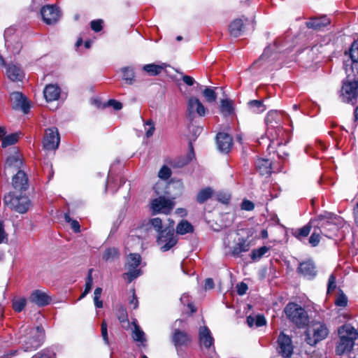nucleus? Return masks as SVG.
Returning <instances> with one entry per match:
<instances>
[{
	"mask_svg": "<svg viewBox=\"0 0 358 358\" xmlns=\"http://www.w3.org/2000/svg\"><path fill=\"white\" fill-rule=\"evenodd\" d=\"M338 340L335 352L338 355H349L358 352V331L349 324H343L338 330Z\"/></svg>",
	"mask_w": 358,
	"mask_h": 358,
	"instance_id": "nucleus-1",
	"label": "nucleus"
},
{
	"mask_svg": "<svg viewBox=\"0 0 358 358\" xmlns=\"http://www.w3.org/2000/svg\"><path fill=\"white\" fill-rule=\"evenodd\" d=\"M343 222L340 216L325 211L311 219L310 224L319 227L322 231V235L329 238L343 225Z\"/></svg>",
	"mask_w": 358,
	"mask_h": 358,
	"instance_id": "nucleus-2",
	"label": "nucleus"
},
{
	"mask_svg": "<svg viewBox=\"0 0 358 358\" xmlns=\"http://www.w3.org/2000/svg\"><path fill=\"white\" fill-rule=\"evenodd\" d=\"M153 228L159 233L157 236V243L160 245V249L163 252H166L172 248L178 242V238L174 234V222L171 221L170 225L162 229V222L159 217H155L150 220Z\"/></svg>",
	"mask_w": 358,
	"mask_h": 358,
	"instance_id": "nucleus-3",
	"label": "nucleus"
},
{
	"mask_svg": "<svg viewBox=\"0 0 358 358\" xmlns=\"http://www.w3.org/2000/svg\"><path fill=\"white\" fill-rule=\"evenodd\" d=\"M20 334H22L20 337V343L24 352L38 349L41 345L44 338L43 329L40 327L35 328L22 327L20 330Z\"/></svg>",
	"mask_w": 358,
	"mask_h": 358,
	"instance_id": "nucleus-4",
	"label": "nucleus"
},
{
	"mask_svg": "<svg viewBox=\"0 0 358 358\" xmlns=\"http://www.w3.org/2000/svg\"><path fill=\"white\" fill-rule=\"evenodd\" d=\"M285 313L289 320L299 327H303L308 322L306 311L296 303H288L285 308Z\"/></svg>",
	"mask_w": 358,
	"mask_h": 358,
	"instance_id": "nucleus-5",
	"label": "nucleus"
},
{
	"mask_svg": "<svg viewBox=\"0 0 358 358\" xmlns=\"http://www.w3.org/2000/svg\"><path fill=\"white\" fill-rule=\"evenodd\" d=\"M329 334V329L323 323H315L306 331V341L311 346L324 340Z\"/></svg>",
	"mask_w": 358,
	"mask_h": 358,
	"instance_id": "nucleus-6",
	"label": "nucleus"
},
{
	"mask_svg": "<svg viewBox=\"0 0 358 358\" xmlns=\"http://www.w3.org/2000/svg\"><path fill=\"white\" fill-rule=\"evenodd\" d=\"M141 262V255L137 253H131L127 258L125 268L127 272L123 274L124 278L127 280L128 283L131 282L142 274L141 269L138 268Z\"/></svg>",
	"mask_w": 358,
	"mask_h": 358,
	"instance_id": "nucleus-7",
	"label": "nucleus"
},
{
	"mask_svg": "<svg viewBox=\"0 0 358 358\" xmlns=\"http://www.w3.org/2000/svg\"><path fill=\"white\" fill-rule=\"evenodd\" d=\"M358 96V81L348 80L343 82L341 97L343 102L355 104Z\"/></svg>",
	"mask_w": 358,
	"mask_h": 358,
	"instance_id": "nucleus-8",
	"label": "nucleus"
},
{
	"mask_svg": "<svg viewBox=\"0 0 358 358\" xmlns=\"http://www.w3.org/2000/svg\"><path fill=\"white\" fill-rule=\"evenodd\" d=\"M5 202L10 209L19 213H25L30 206V201L26 196H6Z\"/></svg>",
	"mask_w": 358,
	"mask_h": 358,
	"instance_id": "nucleus-9",
	"label": "nucleus"
},
{
	"mask_svg": "<svg viewBox=\"0 0 358 358\" xmlns=\"http://www.w3.org/2000/svg\"><path fill=\"white\" fill-rule=\"evenodd\" d=\"M265 122L267 125V131L270 134H273V131L276 132V135L283 134L282 129V115L278 111L271 110L268 113Z\"/></svg>",
	"mask_w": 358,
	"mask_h": 358,
	"instance_id": "nucleus-10",
	"label": "nucleus"
},
{
	"mask_svg": "<svg viewBox=\"0 0 358 358\" xmlns=\"http://www.w3.org/2000/svg\"><path fill=\"white\" fill-rule=\"evenodd\" d=\"M60 137L56 127L48 128L45 130L43 144V148L48 150H56L59 144Z\"/></svg>",
	"mask_w": 358,
	"mask_h": 358,
	"instance_id": "nucleus-11",
	"label": "nucleus"
},
{
	"mask_svg": "<svg viewBox=\"0 0 358 358\" xmlns=\"http://www.w3.org/2000/svg\"><path fill=\"white\" fill-rule=\"evenodd\" d=\"M278 352L284 358L290 357L293 353V345L291 338L281 332L278 336Z\"/></svg>",
	"mask_w": 358,
	"mask_h": 358,
	"instance_id": "nucleus-12",
	"label": "nucleus"
},
{
	"mask_svg": "<svg viewBox=\"0 0 358 358\" xmlns=\"http://www.w3.org/2000/svg\"><path fill=\"white\" fill-rule=\"evenodd\" d=\"M199 339L200 345L210 351L208 355L212 357L213 354L215 353L213 346L214 338L207 327L203 326L199 328Z\"/></svg>",
	"mask_w": 358,
	"mask_h": 358,
	"instance_id": "nucleus-13",
	"label": "nucleus"
},
{
	"mask_svg": "<svg viewBox=\"0 0 358 358\" xmlns=\"http://www.w3.org/2000/svg\"><path fill=\"white\" fill-rule=\"evenodd\" d=\"M152 209L155 213L169 214L173 208V203L164 197L159 196L155 199L151 203Z\"/></svg>",
	"mask_w": 358,
	"mask_h": 358,
	"instance_id": "nucleus-14",
	"label": "nucleus"
},
{
	"mask_svg": "<svg viewBox=\"0 0 358 358\" xmlns=\"http://www.w3.org/2000/svg\"><path fill=\"white\" fill-rule=\"evenodd\" d=\"M43 21L48 24L56 23L59 17V10L53 5L43 6L41 10Z\"/></svg>",
	"mask_w": 358,
	"mask_h": 358,
	"instance_id": "nucleus-15",
	"label": "nucleus"
},
{
	"mask_svg": "<svg viewBox=\"0 0 358 358\" xmlns=\"http://www.w3.org/2000/svg\"><path fill=\"white\" fill-rule=\"evenodd\" d=\"M248 22V19L245 17L234 20L229 25L230 35L234 38L241 36L244 32L245 25Z\"/></svg>",
	"mask_w": 358,
	"mask_h": 358,
	"instance_id": "nucleus-16",
	"label": "nucleus"
},
{
	"mask_svg": "<svg viewBox=\"0 0 358 358\" xmlns=\"http://www.w3.org/2000/svg\"><path fill=\"white\" fill-rule=\"evenodd\" d=\"M297 271L304 278L309 280L313 279L317 275L315 266L311 260L300 263Z\"/></svg>",
	"mask_w": 358,
	"mask_h": 358,
	"instance_id": "nucleus-17",
	"label": "nucleus"
},
{
	"mask_svg": "<svg viewBox=\"0 0 358 358\" xmlns=\"http://www.w3.org/2000/svg\"><path fill=\"white\" fill-rule=\"evenodd\" d=\"M216 142L218 150L222 152L227 153L232 148V138L226 133H218Z\"/></svg>",
	"mask_w": 358,
	"mask_h": 358,
	"instance_id": "nucleus-18",
	"label": "nucleus"
},
{
	"mask_svg": "<svg viewBox=\"0 0 358 358\" xmlns=\"http://www.w3.org/2000/svg\"><path fill=\"white\" fill-rule=\"evenodd\" d=\"M29 301L39 307L47 306L50 302V298L47 293L38 289L34 290L29 297Z\"/></svg>",
	"mask_w": 358,
	"mask_h": 358,
	"instance_id": "nucleus-19",
	"label": "nucleus"
},
{
	"mask_svg": "<svg viewBox=\"0 0 358 358\" xmlns=\"http://www.w3.org/2000/svg\"><path fill=\"white\" fill-rule=\"evenodd\" d=\"M187 111L189 117L196 113L199 116H204L206 108L201 102L196 97H190L187 103Z\"/></svg>",
	"mask_w": 358,
	"mask_h": 358,
	"instance_id": "nucleus-20",
	"label": "nucleus"
},
{
	"mask_svg": "<svg viewBox=\"0 0 358 358\" xmlns=\"http://www.w3.org/2000/svg\"><path fill=\"white\" fill-rule=\"evenodd\" d=\"M13 185L16 190H25L28 188V178L24 171H19L13 178Z\"/></svg>",
	"mask_w": 358,
	"mask_h": 358,
	"instance_id": "nucleus-21",
	"label": "nucleus"
},
{
	"mask_svg": "<svg viewBox=\"0 0 358 358\" xmlns=\"http://www.w3.org/2000/svg\"><path fill=\"white\" fill-rule=\"evenodd\" d=\"M11 100L15 103L16 107H20L24 113L29 110V104L27 98L21 92H15L10 94Z\"/></svg>",
	"mask_w": 358,
	"mask_h": 358,
	"instance_id": "nucleus-22",
	"label": "nucleus"
},
{
	"mask_svg": "<svg viewBox=\"0 0 358 358\" xmlns=\"http://www.w3.org/2000/svg\"><path fill=\"white\" fill-rule=\"evenodd\" d=\"M257 171L262 176H268L272 172V163L267 159L260 158L255 162Z\"/></svg>",
	"mask_w": 358,
	"mask_h": 358,
	"instance_id": "nucleus-23",
	"label": "nucleus"
},
{
	"mask_svg": "<svg viewBox=\"0 0 358 358\" xmlns=\"http://www.w3.org/2000/svg\"><path fill=\"white\" fill-rule=\"evenodd\" d=\"M60 88L57 85H48L44 90L43 94L48 102L57 100L60 95Z\"/></svg>",
	"mask_w": 358,
	"mask_h": 358,
	"instance_id": "nucleus-24",
	"label": "nucleus"
},
{
	"mask_svg": "<svg viewBox=\"0 0 358 358\" xmlns=\"http://www.w3.org/2000/svg\"><path fill=\"white\" fill-rule=\"evenodd\" d=\"M6 73L7 77L12 81H21L24 78L23 71L17 65L9 64Z\"/></svg>",
	"mask_w": 358,
	"mask_h": 358,
	"instance_id": "nucleus-25",
	"label": "nucleus"
},
{
	"mask_svg": "<svg viewBox=\"0 0 358 358\" xmlns=\"http://www.w3.org/2000/svg\"><path fill=\"white\" fill-rule=\"evenodd\" d=\"M330 24V20L326 16L315 17L306 22V27L315 30H322Z\"/></svg>",
	"mask_w": 358,
	"mask_h": 358,
	"instance_id": "nucleus-26",
	"label": "nucleus"
},
{
	"mask_svg": "<svg viewBox=\"0 0 358 358\" xmlns=\"http://www.w3.org/2000/svg\"><path fill=\"white\" fill-rule=\"evenodd\" d=\"M271 48L270 45L267 46L264 53L259 57V58L253 63L252 67H264V69H268L271 60L268 59L270 56Z\"/></svg>",
	"mask_w": 358,
	"mask_h": 358,
	"instance_id": "nucleus-27",
	"label": "nucleus"
},
{
	"mask_svg": "<svg viewBox=\"0 0 358 358\" xmlns=\"http://www.w3.org/2000/svg\"><path fill=\"white\" fill-rule=\"evenodd\" d=\"M172 341L176 347L187 345L190 338L187 334L180 330H176L173 336Z\"/></svg>",
	"mask_w": 358,
	"mask_h": 358,
	"instance_id": "nucleus-28",
	"label": "nucleus"
},
{
	"mask_svg": "<svg viewBox=\"0 0 358 358\" xmlns=\"http://www.w3.org/2000/svg\"><path fill=\"white\" fill-rule=\"evenodd\" d=\"M249 249L250 243L244 238H240L233 248L231 254L234 256H238L241 253L248 251Z\"/></svg>",
	"mask_w": 358,
	"mask_h": 358,
	"instance_id": "nucleus-29",
	"label": "nucleus"
},
{
	"mask_svg": "<svg viewBox=\"0 0 358 358\" xmlns=\"http://www.w3.org/2000/svg\"><path fill=\"white\" fill-rule=\"evenodd\" d=\"M166 67V64L163 63L162 64H149L143 66V70L150 76H157Z\"/></svg>",
	"mask_w": 358,
	"mask_h": 358,
	"instance_id": "nucleus-30",
	"label": "nucleus"
},
{
	"mask_svg": "<svg viewBox=\"0 0 358 358\" xmlns=\"http://www.w3.org/2000/svg\"><path fill=\"white\" fill-rule=\"evenodd\" d=\"M194 227L187 220H182L176 227V232L178 234L184 235L188 233H192Z\"/></svg>",
	"mask_w": 358,
	"mask_h": 358,
	"instance_id": "nucleus-31",
	"label": "nucleus"
},
{
	"mask_svg": "<svg viewBox=\"0 0 358 358\" xmlns=\"http://www.w3.org/2000/svg\"><path fill=\"white\" fill-rule=\"evenodd\" d=\"M122 73V79L128 85H132L135 81V73L132 67L127 66L121 69Z\"/></svg>",
	"mask_w": 358,
	"mask_h": 358,
	"instance_id": "nucleus-32",
	"label": "nucleus"
},
{
	"mask_svg": "<svg viewBox=\"0 0 358 358\" xmlns=\"http://www.w3.org/2000/svg\"><path fill=\"white\" fill-rule=\"evenodd\" d=\"M213 193V190L209 187L202 189L197 194L196 201L199 203H203L212 196Z\"/></svg>",
	"mask_w": 358,
	"mask_h": 358,
	"instance_id": "nucleus-33",
	"label": "nucleus"
},
{
	"mask_svg": "<svg viewBox=\"0 0 358 358\" xmlns=\"http://www.w3.org/2000/svg\"><path fill=\"white\" fill-rule=\"evenodd\" d=\"M313 231L308 239L309 243L313 247L317 246L320 241V236L322 235V231L315 226H313Z\"/></svg>",
	"mask_w": 358,
	"mask_h": 358,
	"instance_id": "nucleus-34",
	"label": "nucleus"
},
{
	"mask_svg": "<svg viewBox=\"0 0 358 358\" xmlns=\"http://www.w3.org/2000/svg\"><path fill=\"white\" fill-rule=\"evenodd\" d=\"M220 111L224 116L232 115L234 108L231 101L229 99H222L220 104Z\"/></svg>",
	"mask_w": 358,
	"mask_h": 358,
	"instance_id": "nucleus-35",
	"label": "nucleus"
},
{
	"mask_svg": "<svg viewBox=\"0 0 358 358\" xmlns=\"http://www.w3.org/2000/svg\"><path fill=\"white\" fill-rule=\"evenodd\" d=\"M250 109L255 113H261L266 110L263 102L260 100H252L248 102Z\"/></svg>",
	"mask_w": 358,
	"mask_h": 358,
	"instance_id": "nucleus-36",
	"label": "nucleus"
},
{
	"mask_svg": "<svg viewBox=\"0 0 358 358\" xmlns=\"http://www.w3.org/2000/svg\"><path fill=\"white\" fill-rule=\"evenodd\" d=\"M312 227H313V226L309 222L308 224L296 230V231L294 233V236L297 239L301 241L302 238H306L308 236Z\"/></svg>",
	"mask_w": 358,
	"mask_h": 358,
	"instance_id": "nucleus-37",
	"label": "nucleus"
},
{
	"mask_svg": "<svg viewBox=\"0 0 358 358\" xmlns=\"http://www.w3.org/2000/svg\"><path fill=\"white\" fill-rule=\"evenodd\" d=\"M19 139V134L17 133L11 134L4 136L2 139V147L6 148L7 146L12 145L17 142Z\"/></svg>",
	"mask_w": 358,
	"mask_h": 358,
	"instance_id": "nucleus-38",
	"label": "nucleus"
},
{
	"mask_svg": "<svg viewBox=\"0 0 358 358\" xmlns=\"http://www.w3.org/2000/svg\"><path fill=\"white\" fill-rule=\"evenodd\" d=\"M269 248L267 246H262L258 249H255L252 251L250 257L253 261L261 259L268 251Z\"/></svg>",
	"mask_w": 358,
	"mask_h": 358,
	"instance_id": "nucleus-39",
	"label": "nucleus"
},
{
	"mask_svg": "<svg viewBox=\"0 0 358 358\" xmlns=\"http://www.w3.org/2000/svg\"><path fill=\"white\" fill-rule=\"evenodd\" d=\"M119 256V252L117 249L115 248H110L105 250L103 255V259L106 261H113L117 258Z\"/></svg>",
	"mask_w": 358,
	"mask_h": 358,
	"instance_id": "nucleus-40",
	"label": "nucleus"
},
{
	"mask_svg": "<svg viewBox=\"0 0 358 358\" xmlns=\"http://www.w3.org/2000/svg\"><path fill=\"white\" fill-rule=\"evenodd\" d=\"M21 164H22V162L19 159L18 156L15 155L9 156L7 158L6 162V166L7 168H11L13 166L19 168L20 166L21 165Z\"/></svg>",
	"mask_w": 358,
	"mask_h": 358,
	"instance_id": "nucleus-41",
	"label": "nucleus"
},
{
	"mask_svg": "<svg viewBox=\"0 0 358 358\" xmlns=\"http://www.w3.org/2000/svg\"><path fill=\"white\" fill-rule=\"evenodd\" d=\"M203 95L205 97L206 100L208 102H214L217 99V94L215 92L214 89L206 87L203 92Z\"/></svg>",
	"mask_w": 358,
	"mask_h": 358,
	"instance_id": "nucleus-42",
	"label": "nucleus"
},
{
	"mask_svg": "<svg viewBox=\"0 0 358 358\" xmlns=\"http://www.w3.org/2000/svg\"><path fill=\"white\" fill-rule=\"evenodd\" d=\"M27 303L25 298L15 299L13 301V308L16 312H21Z\"/></svg>",
	"mask_w": 358,
	"mask_h": 358,
	"instance_id": "nucleus-43",
	"label": "nucleus"
},
{
	"mask_svg": "<svg viewBox=\"0 0 358 358\" xmlns=\"http://www.w3.org/2000/svg\"><path fill=\"white\" fill-rule=\"evenodd\" d=\"M271 144L278 145V148L276 151L278 156L280 159L285 161L289 156V153L282 149V143L278 141H276V142L273 141H271Z\"/></svg>",
	"mask_w": 358,
	"mask_h": 358,
	"instance_id": "nucleus-44",
	"label": "nucleus"
},
{
	"mask_svg": "<svg viewBox=\"0 0 358 358\" xmlns=\"http://www.w3.org/2000/svg\"><path fill=\"white\" fill-rule=\"evenodd\" d=\"M117 317L120 322L124 323L128 322V315L126 309L122 306H120L117 310Z\"/></svg>",
	"mask_w": 358,
	"mask_h": 358,
	"instance_id": "nucleus-45",
	"label": "nucleus"
},
{
	"mask_svg": "<svg viewBox=\"0 0 358 358\" xmlns=\"http://www.w3.org/2000/svg\"><path fill=\"white\" fill-rule=\"evenodd\" d=\"M145 135L147 138L151 137L155 130V124L152 120H148L144 123Z\"/></svg>",
	"mask_w": 358,
	"mask_h": 358,
	"instance_id": "nucleus-46",
	"label": "nucleus"
},
{
	"mask_svg": "<svg viewBox=\"0 0 358 358\" xmlns=\"http://www.w3.org/2000/svg\"><path fill=\"white\" fill-rule=\"evenodd\" d=\"M132 336L136 341L143 342L145 341L144 332L137 326L134 328Z\"/></svg>",
	"mask_w": 358,
	"mask_h": 358,
	"instance_id": "nucleus-47",
	"label": "nucleus"
},
{
	"mask_svg": "<svg viewBox=\"0 0 358 358\" xmlns=\"http://www.w3.org/2000/svg\"><path fill=\"white\" fill-rule=\"evenodd\" d=\"M350 55L353 62H358V41L352 44Z\"/></svg>",
	"mask_w": 358,
	"mask_h": 358,
	"instance_id": "nucleus-48",
	"label": "nucleus"
},
{
	"mask_svg": "<svg viewBox=\"0 0 358 358\" xmlns=\"http://www.w3.org/2000/svg\"><path fill=\"white\" fill-rule=\"evenodd\" d=\"M335 303L337 306L345 307L348 304V298L345 294L341 292L335 301Z\"/></svg>",
	"mask_w": 358,
	"mask_h": 358,
	"instance_id": "nucleus-49",
	"label": "nucleus"
},
{
	"mask_svg": "<svg viewBox=\"0 0 358 358\" xmlns=\"http://www.w3.org/2000/svg\"><path fill=\"white\" fill-rule=\"evenodd\" d=\"M171 176V169L166 166H163L158 173V176L161 179L166 180Z\"/></svg>",
	"mask_w": 358,
	"mask_h": 358,
	"instance_id": "nucleus-50",
	"label": "nucleus"
},
{
	"mask_svg": "<svg viewBox=\"0 0 358 358\" xmlns=\"http://www.w3.org/2000/svg\"><path fill=\"white\" fill-rule=\"evenodd\" d=\"M92 269H90L88 271L87 278L85 282V290L86 292H90L91 291L92 284H93V278H92Z\"/></svg>",
	"mask_w": 358,
	"mask_h": 358,
	"instance_id": "nucleus-51",
	"label": "nucleus"
},
{
	"mask_svg": "<svg viewBox=\"0 0 358 358\" xmlns=\"http://www.w3.org/2000/svg\"><path fill=\"white\" fill-rule=\"evenodd\" d=\"M336 287V276L334 274H331L328 280L327 293L333 292Z\"/></svg>",
	"mask_w": 358,
	"mask_h": 358,
	"instance_id": "nucleus-52",
	"label": "nucleus"
},
{
	"mask_svg": "<svg viewBox=\"0 0 358 358\" xmlns=\"http://www.w3.org/2000/svg\"><path fill=\"white\" fill-rule=\"evenodd\" d=\"M101 336L106 345L109 344L108 336V329H107V324L105 320H103L101 323Z\"/></svg>",
	"mask_w": 358,
	"mask_h": 358,
	"instance_id": "nucleus-53",
	"label": "nucleus"
},
{
	"mask_svg": "<svg viewBox=\"0 0 358 358\" xmlns=\"http://www.w3.org/2000/svg\"><path fill=\"white\" fill-rule=\"evenodd\" d=\"M103 21L101 20H92L90 23L91 28L96 32H99L102 29Z\"/></svg>",
	"mask_w": 358,
	"mask_h": 358,
	"instance_id": "nucleus-54",
	"label": "nucleus"
},
{
	"mask_svg": "<svg viewBox=\"0 0 358 358\" xmlns=\"http://www.w3.org/2000/svg\"><path fill=\"white\" fill-rule=\"evenodd\" d=\"M255 208L254 203L249 200H243L241 204V208L245 210L250 211Z\"/></svg>",
	"mask_w": 358,
	"mask_h": 358,
	"instance_id": "nucleus-55",
	"label": "nucleus"
},
{
	"mask_svg": "<svg viewBox=\"0 0 358 358\" xmlns=\"http://www.w3.org/2000/svg\"><path fill=\"white\" fill-rule=\"evenodd\" d=\"M248 289V285L245 282H241V283L237 284V285H236L237 293L241 296L245 294L246 293Z\"/></svg>",
	"mask_w": 358,
	"mask_h": 358,
	"instance_id": "nucleus-56",
	"label": "nucleus"
},
{
	"mask_svg": "<svg viewBox=\"0 0 358 358\" xmlns=\"http://www.w3.org/2000/svg\"><path fill=\"white\" fill-rule=\"evenodd\" d=\"M189 152L187 155V159L184 162L182 163L181 166H183L190 162L194 157V148L192 142L189 143Z\"/></svg>",
	"mask_w": 358,
	"mask_h": 358,
	"instance_id": "nucleus-57",
	"label": "nucleus"
},
{
	"mask_svg": "<svg viewBox=\"0 0 358 358\" xmlns=\"http://www.w3.org/2000/svg\"><path fill=\"white\" fill-rule=\"evenodd\" d=\"M180 301L182 303H187L189 308L191 309L192 312H195V309L194 308V306L192 303H189V295L187 294H183L180 297Z\"/></svg>",
	"mask_w": 358,
	"mask_h": 358,
	"instance_id": "nucleus-58",
	"label": "nucleus"
},
{
	"mask_svg": "<svg viewBox=\"0 0 358 358\" xmlns=\"http://www.w3.org/2000/svg\"><path fill=\"white\" fill-rule=\"evenodd\" d=\"M230 195L226 193H219L217 194V199L223 203H227L230 200Z\"/></svg>",
	"mask_w": 358,
	"mask_h": 358,
	"instance_id": "nucleus-59",
	"label": "nucleus"
},
{
	"mask_svg": "<svg viewBox=\"0 0 358 358\" xmlns=\"http://www.w3.org/2000/svg\"><path fill=\"white\" fill-rule=\"evenodd\" d=\"M108 106H112L115 110H119L122 109V104L120 101H117L115 99H110L108 101Z\"/></svg>",
	"mask_w": 358,
	"mask_h": 358,
	"instance_id": "nucleus-60",
	"label": "nucleus"
},
{
	"mask_svg": "<svg viewBox=\"0 0 358 358\" xmlns=\"http://www.w3.org/2000/svg\"><path fill=\"white\" fill-rule=\"evenodd\" d=\"M266 319L264 315H259L255 317V326L262 327L266 324Z\"/></svg>",
	"mask_w": 358,
	"mask_h": 358,
	"instance_id": "nucleus-61",
	"label": "nucleus"
},
{
	"mask_svg": "<svg viewBox=\"0 0 358 358\" xmlns=\"http://www.w3.org/2000/svg\"><path fill=\"white\" fill-rule=\"evenodd\" d=\"M182 80L186 85L189 86L193 85L195 83V80L192 77L186 75L182 76Z\"/></svg>",
	"mask_w": 358,
	"mask_h": 358,
	"instance_id": "nucleus-62",
	"label": "nucleus"
},
{
	"mask_svg": "<svg viewBox=\"0 0 358 358\" xmlns=\"http://www.w3.org/2000/svg\"><path fill=\"white\" fill-rule=\"evenodd\" d=\"M71 229L76 232V233H78L80 231V224L79 222L77 221V220H73L71 222Z\"/></svg>",
	"mask_w": 358,
	"mask_h": 358,
	"instance_id": "nucleus-63",
	"label": "nucleus"
},
{
	"mask_svg": "<svg viewBox=\"0 0 358 358\" xmlns=\"http://www.w3.org/2000/svg\"><path fill=\"white\" fill-rule=\"evenodd\" d=\"M213 287H214L213 280L212 278H207L205 280V285H204L205 289H213Z\"/></svg>",
	"mask_w": 358,
	"mask_h": 358,
	"instance_id": "nucleus-64",
	"label": "nucleus"
}]
</instances>
